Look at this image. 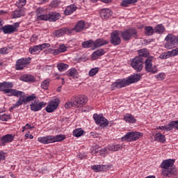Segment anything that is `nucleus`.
I'll return each mask as SVG.
<instances>
[{"instance_id":"f257e3e1","label":"nucleus","mask_w":178,"mask_h":178,"mask_svg":"<svg viewBox=\"0 0 178 178\" xmlns=\"http://www.w3.org/2000/svg\"><path fill=\"white\" fill-rule=\"evenodd\" d=\"M140 79L141 75L136 74L131 75L127 79H118L111 85V89L113 90L123 88V87H126V86H130V84L140 81Z\"/></svg>"},{"instance_id":"f03ea898","label":"nucleus","mask_w":178,"mask_h":178,"mask_svg":"<svg viewBox=\"0 0 178 178\" xmlns=\"http://www.w3.org/2000/svg\"><path fill=\"white\" fill-rule=\"evenodd\" d=\"M173 165H175V160L173 159L163 161L160 165L162 169L161 176H163V177H174L177 175V170L172 167Z\"/></svg>"},{"instance_id":"7ed1b4c3","label":"nucleus","mask_w":178,"mask_h":178,"mask_svg":"<svg viewBox=\"0 0 178 178\" xmlns=\"http://www.w3.org/2000/svg\"><path fill=\"white\" fill-rule=\"evenodd\" d=\"M12 88H13V83L12 82L0 83V91H3L4 94H8V97H19L23 94V92Z\"/></svg>"},{"instance_id":"20e7f679","label":"nucleus","mask_w":178,"mask_h":178,"mask_svg":"<svg viewBox=\"0 0 178 178\" xmlns=\"http://www.w3.org/2000/svg\"><path fill=\"white\" fill-rule=\"evenodd\" d=\"M65 139L66 136L65 135L47 136L38 138V141L42 144H51L52 143L63 141Z\"/></svg>"},{"instance_id":"39448f33","label":"nucleus","mask_w":178,"mask_h":178,"mask_svg":"<svg viewBox=\"0 0 178 178\" xmlns=\"http://www.w3.org/2000/svg\"><path fill=\"white\" fill-rule=\"evenodd\" d=\"M143 134L138 131H131L127 133L126 135L122 137V141H127V143H133V141H137L142 138Z\"/></svg>"},{"instance_id":"423d86ee","label":"nucleus","mask_w":178,"mask_h":178,"mask_svg":"<svg viewBox=\"0 0 178 178\" xmlns=\"http://www.w3.org/2000/svg\"><path fill=\"white\" fill-rule=\"evenodd\" d=\"M71 101L73 102L74 108H81L87 104L88 97L86 95H75L71 97Z\"/></svg>"},{"instance_id":"0eeeda50","label":"nucleus","mask_w":178,"mask_h":178,"mask_svg":"<svg viewBox=\"0 0 178 178\" xmlns=\"http://www.w3.org/2000/svg\"><path fill=\"white\" fill-rule=\"evenodd\" d=\"M153 59V56H149L147 58L145 61V69L148 73H152V74H155L156 73H158V67H156V65H152Z\"/></svg>"},{"instance_id":"6e6552de","label":"nucleus","mask_w":178,"mask_h":178,"mask_svg":"<svg viewBox=\"0 0 178 178\" xmlns=\"http://www.w3.org/2000/svg\"><path fill=\"white\" fill-rule=\"evenodd\" d=\"M93 119L96 124H98L100 127H106V126L109 124V121H108V119L102 115L95 113L93 115Z\"/></svg>"},{"instance_id":"1a4fd4ad","label":"nucleus","mask_w":178,"mask_h":178,"mask_svg":"<svg viewBox=\"0 0 178 178\" xmlns=\"http://www.w3.org/2000/svg\"><path fill=\"white\" fill-rule=\"evenodd\" d=\"M31 62V58L30 57L18 59L15 65L16 70H23L24 67H26V66H29Z\"/></svg>"},{"instance_id":"9d476101","label":"nucleus","mask_w":178,"mask_h":178,"mask_svg":"<svg viewBox=\"0 0 178 178\" xmlns=\"http://www.w3.org/2000/svg\"><path fill=\"white\" fill-rule=\"evenodd\" d=\"M120 35L124 41H129L132 37H137V31L136 29H128L124 31H120Z\"/></svg>"},{"instance_id":"9b49d317","label":"nucleus","mask_w":178,"mask_h":178,"mask_svg":"<svg viewBox=\"0 0 178 178\" xmlns=\"http://www.w3.org/2000/svg\"><path fill=\"white\" fill-rule=\"evenodd\" d=\"M143 63V58L136 57L132 60L131 65L136 72H141L144 67Z\"/></svg>"},{"instance_id":"f8f14e48","label":"nucleus","mask_w":178,"mask_h":178,"mask_svg":"<svg viewBox=\"0 0 178 178\" xmlns=\"http://www.w3.org/2000/svg\"><path fill=\"white\" fill-rule=\"evenodd\" d=\"M86 29V22L84 21H79L76 23L74 28H70L69 34L74 33H81Z\"/></svg>"},{"instance_id":"ddd939ff","label":"nucleus","mask_w":178,"mask_h":178,"mask_svg":"<svg viewBox=\"0 0 178 178\" xmlns=\"http://www.w3.org/2000/svg\"><path fill=\"white\" fill-rule=\"evenodd\" d=\"M174 129L178 130V121H171L167 125L157 127L156 130H165L166 131H170Z\"/></svg>"},{"instance_id":"4468645a","label":"nucleus","mask_w":178,"mask_h":178,"mask_svg":"<svg viewBox=\"0 0 178 178\" xmlns=\"http://www.w3.org/2000/svg\"><path fill=\"white\" fill-rule=\"evenodd\" d=\"M120 31H115L111 35V42L113 45H120L122 42L120 39Z\"/></svg>"},{"instance_id":"2eb2a0df","label":"nucleus","mask_w":178,"mask_h":178,"mask_svg":"<svg viewBox=\"0 0 178 178\" xmlns=\"http://www.w3.org/2000/svg\"><path fill=\"white\" fill-rule=\"evenodd\" d=\"M40 19H44V20L48 22H56L60 19V14L59 13H49L46 16H41Z\"/></svg>"},{"instance_id":"dca6fc26","label":"nucleus","mask_w":178,"mask_h":178,"mask_svg":"<svg viewBox=\"0 0 178 178\" xmlns=\"http://www.w3.org/2000/svg\"><path fill=\"white\" fill-rule=\"evenodd\" d=\"M49 47H51V44L49 43H44L42 44L35 45L29 48V52L31 54L41 52V51H43V49H45V48H49Z\"/></svg>"},{"instance_id":"f3484780","label":"nucleus","mask_w":178,"mask_h":178,"mask_svg":"<svg viewBox=\"0 0 178 178\" xmlns=\"http://www.w3.org/2000/svg\"><path fill=\"white\" fill-rule=\"evenodd\" d=\"M59 106V100L54 99L49 102V104L46 106V111L49 113L56 111Z\"/></svg>"},{"instance_id":"a211bd4d","label":"nucleus","mask_w":178,"mask_h":178,"mask_svg":"<svg viewBox=\"0 0 178 178\" xmlns=\"http://www.w3.org/2000/svg\"><path fill=\"white\" fill-rule=\"evenodd\" d=\"M178 55V47L175 49H172L171 51H168L166 52H164L161 54L159 56L160 59H169V58H172L173 56H177Z\"/></svg>"},{"instance_id":"6ab92c4d","label":"nucleus","mask_w":178,"mask_h":178,"mask_svg":"<svg viewBox=\"0 0 178 178\" xmlns=\"http://www.w3.org/2000/svg\"><path fill=\"white\" fill-rule=\"evenodd\" d=\"M19 97H20L17 101V102L12 107L10 108V112H12V111H13V109H15L16 108H19V106L23 105V104H24V105H26L24 92H22V95H19Z\"/></svg>"},{"instance_id":"aec40b11","label":"nucleus","mask_w":178,"mask_h":178,"mask_svg":"<svg viewBox=\"0 0 178 178\" xmlns=\"http://www.w3.org/2000/svg\"><path fill=\"white\" fill-rule=\"evenodd\" d=\"M1 30H2L4 34H13L16 31V27H14L13 25H5L3 26V24Z\"/></svg>"},{"instance_id":"412c9836","label":"nucleus","mask_w":178,"mask_h":178,"mask_svg":"<svg viewBox=\"0 0 178 178\" xmlns=\"http://www.w3.org/2000/svg\"><path fill=\"white\" fill-rule=\"evenodd\" d=\"M46 105H47V103L44 102H41L39 104L32 103L30 105V107H31V110H32L33 112H38V111H41L42 108H45Z\"/></svg>"},{"instance_id":"4be33fe9","label":"nucleus","mask_w":178,"mask_h":178,"mask_svg":"<svg viewBox=\"0 0 178 178\" xmlns=\"http://www.w3.org/2000/svg\"><path fill=\"white\" fill-rule=\"evenodd\" d=\"M15 139V136L12 134H7L1 137V145H6L9 144V143H12Z\"/></svg>"},{"instance_id":"5701e85b","label":"nucleus","mask_w":178,"mask_h":178,"mask_svg":"<svg viewBox=\"0 0 178 178\" xmlns=\"http://www.w3.org/2000/svg\"><path fill=\"white\" fill-rule=\"evenodd\" d=\"M99 15L102 19H108L112 16V10L109 8H103L100 10Z\"/></svg>"},{"instance_id":"b1692460","label":"nucleus","mask_w":178,"mask_h":178,"mask_svg":"<svg viewBox=\"0 0 178 178\" xmlns=\"http://www.w3.org/2000/svg\"><path fill=\"white\" fill-rule=\"evenodd\" d=\"M21 81H25L26 83H34L35 81V78L33 75L30 74H23L19 77Z\"/></svg>"},{"instance_id":"393cba45","label":"nucleus","mask_w":178,"mask_h":178,"mask_svg":"<svg viewBox=\"0 0 178 178\" xmlns=\"http://www.w3.org/2000/svg\"><path fill=\"white\" fill-rule=\"evenodd\" d=\"M70 30V28H63L61 29H58L54 33V35H55V37L59 38L62 37V35H65V34H70L69 33Z\"/></svg>"},{"instance_id":"a878e982","label":"nucleus","mask_w":178,"mask_h":178,"mask_svg":"<svg viewBox=\"0 0 178 178\" xmlns=\"http://www.w3.org/2000/svg\"><path fill=\"white\" fill-rule=\"evenodd\" d=\"M93 44L95 48H99V47H103V45H106L107 44H109V42L104 39H97L95 42H93Z\"/></svg>"},{"instance_id":"bb28decb","label":"nucleus","mask_w":178,"mask_h":178,"mask_svg":"<svg viewBox=\"0 0 178 178\" xmlns=\"http://www.w3.org/2000/svg\"><path fill=\"white\" fill-rule=\"evenodd\" d=\"M47 9L44 8H38L36 10V16L38 17V20H45V19H40L41 16H47Z\"/></svg>"},{"instance_id":"cd10ccee","label":"nucleus","mask_w":178,"mask_h":178,"mask_svg":"<svg viewBox=\"0 0 178 178\" xmlns=\"http://www.w3.org/2000/svg\"><path fill=\"white\" fill-rule=\"evenodd\" d=\"M76 9L77 7L74 4H72L66 7L64 13L67 16L69 15H72L73 12H76Z\"/></svg>"},{"instance_id":"c85d7f7f","label":"nucleus","mask_w":178,"mask_h":178,"mask_svg":"<svg viewBox=\"0 0 178 178\" xmlns=\"http://www.w3.org/2000/svg\"><path fill=\"white\" fill-rule=\"evenodd\" d=\"M124 120L127 123H136L137 122V120L131 114H126L124 115Z\"/></svg>"},{"instance_id":"c756f323","label":"nucleus","mask_w":178,"mask_h":178,"mask_svg":"<svg viewBox=\"0 0 178 178\" xmlns=\"http://www.w3.org/2000/svg\"><path fill=\"white\" fill-rule=\"evenodd\" d=\"M105 55V50L104 49H100L93 52L92 54V59H97L99 56H102Z\"/></svg>"},{"instance_id":"7c9ffc66","label":"nucleus","mask_w":178,"mask_h":178,"mask_svg":"<svg viewBox=\"0 0 178 178\" xmlns=\"http://www.w3.org/2000/svg\"><path fill=\"white\" fill-rule=\"evenodd\" d=\"M154 139L156 141H158L159 143H165L166 141V137H165V135L161 134V133H156L154 135Z\"/></svg>"},{"instance_id":"2f4dec72","label":"nucleus","mask_w":178,"mask_h":178,"mask_svg":"<svg viewBox=\"0 0 178 178\" xmlns=\"http://www.w3.org/2000/svg\"><path fill=\"white\" fill-rule=\"evenodd\" d=\"M68 76L74 79H76L79 77V72H77L76 68H71L68 70Z\"/></svg>"},{"instance_id":"473e14b6","label":"nucleus","mask_w":178,"mask_h":178,"mask_svg":"<svg viewBox=\"0 0 178 178\" xmlns=\"http://www.w3.org/2000/svg\"><path fill=\"white\" fill-rule=\"evenodd\" d=\"M138 54L139 56H137V58H147L149 55V51L147 49H142L138 51Z\"/></svg>"},{"instance_id":"72a5a7b5","label":"nucleus","mask_w":178,"mask_h":178,"mask_svg":"<svg viewBox=\"0 0 178 178\" xmlns=\"http://www.w3.org/2000/svg\"><path fill=\"white\" fill-rule=\"evenodd\" d=\"M165 26L162 24H159L154 27V32L157 34H163L165 33Z\"/></svg>"},{"instance_id":"f704fd0d","label":"nucleus","mask_w":178,"mask_h":178,"mask_svg":"<svg viewBox=\"0 0 178 178\" xmlns=\"http://www.w3.org/2000/svg\"><path fill=\"white\" fill-rule=\"evenodd\" d=\"M109 151H120V149H123V145H108Z\"/></svg>"},{"instance_id":"c9c22d12","label":"nucleus","mask_w":178,"mask_h":178,"mask_svg":"<svg viewBox=\"0 0 178 178\" xmlns=\"http://www.w3.org/2000/svg\"><path fill=\"white\" fill-rule=\"evenodd\" d=\"M83 48H92L94 47V41L90 40L82 42Z\"/></svg>"},{"instance_id":"e433bc0d","label":"nucleus","mask_w":178,"mask_h":178,"mask_svg":"<svg viewBox=\"0 0 178 178\" xmlns=\"http://www.w3.org/2000/svg\"><path fill=\"white\" fill-rule=\"evenodd\" d=\"M104 168H105V165H92L90 167V169H92V170H93L94 172H98L104 171Z\"/></svg>"},{"instance_id":"4c0bfd02","label":"nucleus","mask_w":178,"mask_h":178,"mask_svg":"<svg viewBox=\"0 0 178 178\" xmlns=\"http://www.w3.org/2000/svg\"><path fill=\"white\" fill-rule=\"evenodd\" d=\"M25 13L23 10H15L13 12V16L14 19H17V17H22V16H24Z\"/></svg>"},{"instance_id":"58836bf2","label":"nucleus","mask_w":178,"mask_h":178,"mask_svg":"<svg viewBox=\"0 0 178 178\" xmlns=\"http://www.w3.org/2000/svg\"><path fill=\"white\" fill-rule=\"evenodd\" d=\"M137 0H123L121 3V6L124 8H127L129 5H131V3H136Z\"/></svg>"},{"instance_id":"ea45409f","label":"nucleus","mask_w":178,"mask_h":178,"mask_svg":"<svg viewBox=\"0 0 178 178\" xmlns=\"http://www.w3.org/2000/svg\"><path fill=\"white\" fill-rule=\"evenodd\" d=\"M51 83V79H47L41 83V88L43 90H48L49 87V83Z\"/></svg>"},{"instance_id":"a19ab883","label":"nucleus","mask_w":178,"mask_h":178,"mask_svg":"<svg viewBox=\"0 0 178 178\" xmlns=\"http://www.w3.org/2000/svg\"><path fill=\"white\" fill-rule=\"evenodd\" d=\"M57 67L59 70V72H65L69 67V65L67 64L60 63L57 65Z\"/></svg>"},{"instance_id":"79ce46f5","label":"nucleus","mask_w":178,"mask_h":178,"mask_svg":"<svg viewBox=\"0 0 178 178\" xmlns=\"http://www.w3.org/2000/svg\"><path fill=\"white\" fill-rule=\"evenodd\" d=\"M83 134H84V131L81 129H77L73 131V136L74 137H81Z\"/></svg>"},{"instance_id":"37998d69","label":"nucleus","mask_w":178,"mask_h":178,"mask_svg":"<svg viewBox=\"0 0 178 178\" xmlns=\"http://www.w3.org/2000/svg\"><path fill=\"white\" fill-rule=\"evenodd\" d=\"M145 33L146 35H152L154 34V29L152 26H145Z\"/></svg>"},{"instance_id":"c03bdc74","label":"nucleus","mask_w":178,"mask_h":178,"mask_svg":"<svg viewBox=\"0 0 178 178\" xmlns=\"http://www.w3.org/2000/svg\"><path fill=\"white\" fill-rule=\"evenodd\" d=\"M98 72H99V68H98V67L92 68L89 72V76L90 77H94V76H95V74H97V73H98Z\"/></svg>"},{"instance_id":"a18cd8bd","label":"nucleus","mask_w":178,"mask_h":178,"mask_svg":"<svg viewBox=\"0 0 178 178\" xmlns=\"http://www.w3.org/2000/svg\"><path fill=\"white\" fill-rule=\"evenodd\" d=\"M26 0H18L16 2L15 5L16 6H17V8H23V6H24V5H26Z\"/></svg>"},{"instance_id":"49530a36","label":"nucleus","mask_w":178,"mask_h":178,"mask_svg":"<svg viewBox=\"0 0 178 178\" xmlns=\"http://www.w3.org/2000/svg\"><path fill=\"white\" fill-rule=\"evenodd\" d=\"M0 120L2 122H8V120H10V115L8 114H3L0 115Z\"/></svg>"},{"instance_id":"de8ad7c7","label":"nucleus","mask_w":178,"mask_h":178,"mask_svg":"<svg viewBox=\"0 0 178 178\" xmlns=\"http://www.w3.org/2000/svg\"><path fill=\"white\" fill-rule=\"evenodd\" d=\"M7 54H9V48L3 47L0 49V55H7Z\"/></svg>"},{"instance_id":"09e8293b","label":"nucleus","mask_w":178,"mask_h":178,"mask_svg":"<svg viewBox=\"0 0 178 178\" xmlns=\"http://www.w3.org/2000/svg\"><path fill=\"white\" fill-rule=\"evenodd\" d=\"M74 107V105L73 104V101L71 102H67L65 104V108L66 109H70V108Z\"/></svg>"},{"instance_id":"8fccbe9b","label":"nucleus","mask_w":178,"mask_h":178,"mask_svg":"<svg viewBox=\"0 0 178 178\" xmlns=\"http://www.w3.org/2000/svg\"><path fill=\"white\" fill-rule=\"evenodd\" d=\"M35 99V95H32L31 96L25 97V103L27 104V102H30L31 101H33Z\"/></svg>"},{"instance_id":"3c124183","label":"nucleus","mask_w":178,"mask_h":178,"mask_svg":"<svg viewBox=\"0 0 178 178\" xmlns=\"http://www.w3.org/2000/svg\"><path fill=\"white\" fill-rule=\"evenodd\" d=\"M58 6H59V2H58V1H53L49 4L50 8H58Z\"/></svg>"},{"instance_id":"603ef678","label":"nucleus","mask_w":178,"mask_h":178,"mask_svg":"<svg viewBox=\"0 0 178 178\" xmlns=\"http://www.w3.org/2000/svg\"><path fill=\"white\" fill-rule=\"evenodd\" d=\"M58 50L62 54L63 52H66V51H67V47L65 44H61L59 46Z\"/></svg>"},{"instance_id":"864d4df0","label":"nucleus","mask_w":178,"mask_h":178,"mask_svg":"<svg viewBox=\"0 0 178 178\" xmlns=\"http://www.w3.org/2000/svg\"><path fill=\"white\" fill-rule=\"evenodd\" d=\"M155 77H156V79H157V80L161 81L165 79V74L160 73V74L156 75Z\"/></svg>"},{"instance_id":"5fc2aeb1","label":"nucleus","mask_w":178,"mask_h":178,"mask_svg":"<svg viewBox=\"0 0 178 178\" xmlns=\"http://www.w3.org/2000/svg\"><path fill=\"white\" fill-rule=\"evenodd\" d=\"M105 154H106V148L104 147V148L101 149V147H100L99 155H101L102 156H104V155H105Z\"/></svg>"},{"instance_id":"6e6d98bb","label":"nucleus","mask_w":178,"mask_h":178,"mask_svg":"<svg viewBox=\"0 0 178 178\" xmlns=\"http://www.w3.org/2000/svg\"><path fill=\"white\" fill-rule=\"evenodd\" d=\"M38 40V36L37 35H33L31 38V42H35Z\"/></svg>"},{"instance_id":"4d7b16f0","label":"nucleus","mask_w":178,"mask_h":178,"mask_svg":"<svg viewBox=\"0 0 178 178\" xmlns=\"http://www.w3.org/2000/svg\"><path fill=\"white\" fill-rule=\"evenodd\" d=\"M59 54H61L60 51H59V49L53 50V55L56 56V55H59Z\"/></svg>"},{"instance_id":"13d9d810","label":"nucleus","mask_w":178,"mask_h":178,"mask_svg":"<svg viewBox=\"0 0 178 178\" xmlns=\"http://www.w3.org/2000/svg\"><path fill=\"white\" fill-rule=\"evenodd\" d=\"M45 54H53L54 49H47L44 50Z\"/></svg>"},{"instance_id":"bf43d9fd","label":"nucleus","mask_w":178,"mask_h":178,"mask_svg":"<svg viewBox=\"0 0 178 178\" xmlns=\"http://www.w3.org/2000/svg\"><path fill=\"white\" fill-rule=\"evenodd\" d=\"M95 149L94 151H92V154H97V152H99L100 147H95Z\"/></svg>"},{"instance_id":"052dcab7","label":"nucleus","mask_w":178,"mask_h":178,"mask_svg":"<svg viewBox=\"0 0 178 178\" xmlns=\"http://www.w3.org/2000/svg\"><path fill=\"white\" fill-rule=\"evenodd\" d=\"M1 159H5V154H3V152H0V161Z\"/></svg>"},{"instance_id":"680f3d73","label":"nucleus","mask_w":178,"mask_h":178,"mask_svg":"<svg viewBox=\"0 0 178 178\" xmlns=\"http://www.w3.org/2000/svg\"><path fill=\"white\" fill-rule=\"evenodd\" d=\"M19 22H16L15 24H14V26H13V27H15V31H17V27H19Z\"/></svg>"},{"instance_id":"e2e57ef3","label":"nucleus","mask_w":178,"mask_h":178,"mask_svg":"<svg viewBox=\"0 0 178 178\" xmlns=\"http://www.w3.org/2000/svg\"><path fill=\"white\" fill-rule=\"evenodd\" d=\"M26 127H27V129H34V127H32L31 124H26Z\"/></svg>"},{"instance_id":"0e129e2a","label":"nucleus","mask_w":178,"mask_h":178,"mask_svg":"<svg viewBox=\"0 0 178 178\" xmlns=\"http://www.w3.org/2000/svg\"><path fill=\"white\" fill-rule=\"evenodd\" d=\"M102 2H104V3H109V2H112V0H101Z\"/></svg>"},{"instance_id":"69168bd1","label":"nucleus","mask_w":178,"mask_h":178,"mask_svg":"<svg viewBox=\"0 0 178 178\" xmlns=\"http://www.w3.org/2000/svg\"><path fill=\"white\" fill-rule=\"evenodd\" d=\"M40 173H47L48 172V170L47 169H42L40 170Z\"/></svg>"},{"instance_id":"338daca9","label":"nucleus","mask_w":178,"mask_h":178,"mask_svg":"<svg viewBox=\"0 0 178 178\" xmlns=\"http://www.w3.org/2000/svg\"><path fill=\"white\" fill-rule=\"evenodd\" d=\"M3 24V20H2V19L0 18V30Z\"/></svg>"},{"instance_id":"774afa93","label":"nucleus","mask_w":178,"mask_h":178,"mask_svg":"<svg viewBox=\"0 0 178 178\" xmlns=\"http://www.w3.org/2000/svg\"><path fill=\"white\" fill-rule=\"evenodd\" d=\"M57 91H58V92H60V91H62V86L58 87V88H57Z\"/></svg>"}]
</instances>
